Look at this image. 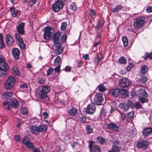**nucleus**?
Returning <instances> with one entry per match:
<instances>
[{
    "instance_id": "f257e3e1",
    "label": "nucleus",
    "mask_w": 152,
    "mask_h": 152,
    "mask_svg": "<svg viewBox=\"0 0 152 152\" xmlns=\"http://www.w3.org/2000/svg\"><path fill=\"white\" fill-rule=\"evenodd\" d=\"M50 87L48 86H43L41 88H37L36 93L41 99H45L47 97V93L50 91Z\"/></svg>"
},
{
    "instance_id": "f03ea898",
    "label": "nucleus",
    "mask_w": 152,
    "mask_h": 152,
    "mask_svg": "<svg viewBox=\"0 0 152 152\" xmlns=\"http://www.w3.org/2000/svg\"><path fill=\"white\" fill-rule=\"evenodd\" d=\"M137 94L139 97V101L141 103H143L148 102L147 98L148 94L144 88H142L139 89Z\"/></svg>"
},
{
    "instance_id": "7ed1b4c3",
    "label": "nucleus",
    "mask_w": 152,
    "mask_h": 152,
    "mask_svg": "<svg viewBox=\"0 0 152 152\" xmlns=\"http://www.w3.org/2000/svg\"><path fill=\"white\" fill-rule=\"evenodd\" d=\"M44 33L43 34V38L45 40H49L54 33V31L53 28L50 26L44 28Z\"/></svg>"
},
{
    "instance_id": "20e7f679",
    "label": "nucleus",
    "mask_w": 152,
    "mask_h": 152,
    "mask_svg": "<svg viewBox=\"0 0 152 152\" xmlns=\"http://www.w3.org/2000/svg\"><path fill=\"white\" fill-rule=\"evenodd\" d=\"M64 4V2L61 0H58L55 1L52 5L53 11L55 12H58L63 8Z\"/></svg>"
},
{
    "instance_id": "39448f33",
    "label": "nucleus",
    "mask_w": 152,
    "mask_h": 152,
    "mask_svg": "<svg viewBox=\"0 0 152 152\" xmlns=\"http://www.w3.org/2000/svg\"><path fill=\"white\" fill-rule=\"evenodd\" d=\"M16 80L14 77H9L7 80L5 84V87L8 90L12 88L15 83Z\"/></svg>"
},
{
    "instance_id": "423d86ee",
    "label": "nucleus",
    "mask_w": 152,
    "mask_h": 152,
    "mask_svg": "<svg viewBox=\"0 0 152 152\" xmlns=\"http://www.w3.org/2000/svg\"><path fill=\"white\" fill-rule=\"evenodd\" d=\"M144 22V20L142 17H139L133 20V27L135 28L141 27Z\"/></svg>"
},
{
    "instance_id": "0eeeda50",
    "label": "nucleus",
    "mask_w": 152,
    "mask_h": 152,
    "mask_svg": "<svg viewBox=\"0 0 152 152\" xmlns=\"http://www.w3.org/2000/svg\"><path fill=\"white\" fill-rule=\"evenodd\" d=\"M126 91L124 89L120 90L118 88H115L112 89L110 91V94L114 97L117 96L120 94H126Z\"/></svg>"
},
{
    "instance_id": "6e6552de",
    "label": "nucleus",
    "mask_w": 152,
    "mask_h": 152,
    "mask_svg": "<svg viewBox=\"0 0 152 152\" xmlns=\"http://www.w3.org/2000/svg\"><path fill=\"white\" fill-rule=\"evenodd\" d=\"M104 100L103 95L100 93H97L95 96L94 101L97 105H101Z\"/></svg>"
},
{
    "instance_id": "1a4fd4ad",
    "label": "nucleus",
    "mask_w": 152,
    "mask_h": 152,
    "mask_svg": "<svg viewBox=\"0 0 152 152\" xmlns=\"http://www.w3.org/2000/svg\"><path fill=\"white\" fill-rule=\"evenodd\" d=\"M148 143L147 140H140L137 143L136 146L138 148L146 149L148 148Z\"/></svg>"
},
{
    "instance_id": "9d476101",
    "label": "nucleus",
    "mask_w": 152,
    "mask_h": 152,
    "mask_svg": "<svg viewBox=\"0 0 152 152\" xmlns=\"http://www.w3.org/2000/svg\"><path fill=\"white\" fill-rule=\"evenodd\" d=\"M118 83L119 86L121 87L125 88L129 86L130 83L128 79L126 78H123L119 80Z\"/></svg>"
},
{
    "instance_id": "9b49d317",
    "label": "nucleus",
    "mask_w": 152,
    "mask_h": 152,
    "mask_svg": "<svg viewBox=\"0 0 152 152\" xmlns=\"http://www.w3.org/2000/svg\"><path fill=\"white\" fill-rule=\"evenodd\" d=\"M96 107L94 103H91L89 104L86 109V112L89 114H92L95 111Z\"/></svg>"
},
{
    "instance_id": "f8f14e48",
    "label": "nucleus",
    "mask_w": 152,
    "mask_h": 152,
    "mask_svg": "<svg viewBox=\"0 0 152 152\" xmlns=\"http://www.w3.org/2000/svg\"><path fill=\"white\" fill-rule=\"evenodd\" d=\"M25 23H21L19 24L17 26L16 28L18 33L21 35L24 34V29Z\"/></svg>"
},
{
    "instance_id": "ddd939ff",
    "label": "nucleus",
    "mask_w": 152,
    "mask_h": 152,
    "mask_svg": "<svg viewBox=\"0 0 152 152\" xmlns=\"http://www.w3.org/2000/svg\"><path fill=\"white\" fill-rule=\"evenodd\" d=\"M22 142L23 144L26 145L27 147L31 149H32L34 148V145L33 144L29 142V140H27L26 136L24 137Z\"/></svg>"
},
{
    "instance_id": "4468645a",
    "label": "nucleus",
    "mask_w": 152,
    "mask_h": 152,
    "mask_svg": "<svg viewBox=\"0 0 152 152\" xmlns=\"http://www.w3.org/2000/svg\"><path fill=\"white\" fill-rule=\"evenodd\" d=\"M12 54L13 57L16 59H18L20 55V50L16 48H14L12 50Z\"/></svg>"
},
{
    "instance_id": "2eb2a0df",
    "label": "nucleus",
    "mask_w": 152,
    "mask_h": 152,
    "mask_svg": "<svg viewBox=\"0 0 152 152\" xmlns=\"http://www.w3.org/2000/svg\"><path fill=\"white\" fill-rule=\"evenodd\" d=\"M107 127L108 129L116 131H117L119 128L118 126L113 123L108 124Z\"/></svg>"
},
{
    "instance_id": "dca6fc26",
    "label": "nucleus",
    "mask_w": 152,
    "mask_h": 152,
    "mask_svg": "<svg viewBox=\"0 0 152 152\" xmlns=\"http://www.w3.org/2000/svg\"><path fill=\"white\" fill-rule=\"evenodd\" d=\"M8 69L7 64L5 62L4 60L3 62L0 63V70L5 72Z\"/></svg>"
},
{
    "instance_id": "f3484780",
    "label": "nucleus",
    "mask_w": 152,
    "mask_h": 152,
    "mask_svg": "<svg viewBox=\"0 0 152 152\" xmlns=\"http://www.w3.org/2000/svg\"><path fill=\"white\" fill-rule=\"evenodd\" d=\"M53 34V43H55L59 40L61 34L60 32L58 31Z\"/></svg>"
},
{
    "instance_id": "a211bd4d",
    "label": "nucleus",
    "mask_w": 152,
    "mask_h": 152,
    "mask_svg": "<svg viewBox=\"0 0 152 152\" xmlns=\"http://www.w3.org/2000/svg\"><path fill=\"white\" fill-rule=\"evenodd\" d=\"M6 43L8 45H10L12 44L14 40L12 36L9 34H7L6 37Z\"/></svg>"
},
{
    "instance_id": "6ab92c4d",
    "label": "nucleus",
    "mask_w": 152,
    "mask_h": 152,
    "mask_svg": "<svg viewBox=\"0 0 152 152\" xmlns=\"http://www.w3.org/2000/svg\"><path fill=\"white\" fill-rule=\"evenodd\" d=\"M152 132V128H147L144 129L142 131L143 135L145 137L147 136Z\"/></svg>"
},
{
    "instance_id": "aec40b11",
    "label": "nucleus",
    "mask_w": 152,
    "mask_h": 152,
    "mask_svg": "<svg viewBox=\"0 0 152 152\" xmlns=\"http://www.w3.org/2000/svg\"><path fill=\"white\" fill-rule=\"evenodd\" d=\"M11 14L14 17H16L19 12V10L16 9L14 7H11L10 9Z\"/></svg>"
},
{
    "instance_id": "412c9836",
    "label": "nucleus",
    "mask_w": 152,
    "mask_h": 152,
    "mask_svg": "<svg viewBox=\"0 0 152 152\" xmlns=\"http://www.w3.org/2000/svg\"><path fill=\"white\" fill-rule=\"evenodd\" d=\"M119 107L123 111H126L128 110L129 107L127 104L124 103H121L119 105Z\"/></svg>"
},
{
    "instance_id": "4be33fe9",
    "label": "nucleus",
    "mask_w": 152,
    "mask_h": 152,
    "mask_svg": "<svg viewBox=\"0 0 152 152\" xmlns=\"http://www.w3.org/2000/svg\"><path fill=\"white\" fill-rule=\"evenodd\" d=\"M30 130L32 134H37L39 132L38 127L34 125L31 126Z\"/></svg>"
},
{
    "instance_id": "5701e85b",
    "label": "nucleus",
    "mask_w": 152,
    "mask_h": 152,
    "mask_svg": "<svg viewBox=\"0 0 152 152\" xmlns=\"http://www.w3.org/2000/svg\"><path fill=\"white\" fill-rule=\"evenodd\" d=\"M3 98L6 99H10L12 96V93L11 92H5L2 94Z\"/></svg>"
},
{
    "instance_id": "b1692460",
    "label": "nucleus",
    "mask_w": 152,
    "mask_h": 152,
    "mask_svg": "<svg viewBox=\"0 0 152 152\" xmlns=\"http://www.w3.org/2000/svg\"><path fill=\"white\" fill-rule=\"evenodd\" d=\"M77 113V110L75 107H72L69 112V114L72 116H75Z\"/></svg>"
},
{
    "instance_id": "393cba45",
    "label": "nucleus",
    "mask_w": 152,
    "mask_h": 152,
    "mask_svg": "<svg viewBox=\"0 0 152 152\" xmlns=\"http://www.w3.org/2000/svg\"><path fill=\"white\" fill-rule=\"evenodd\" d=\"M11 105L15 108H17L19 106V103L18 101L16 99H13L11 103Z\"/></svg>"
},
{
    "instance_id": "a878e982",
    "label": "nucleus",
    "mask_w": 152,
    "mask_h": 152,
    "mask_svg": "<svg viewBox=\"0 0 152 152\" xmlns=\"http://www.w3.org/2000/svg\"><path fill=\"white\" fill-rule=\"evenodd\" d=\"M12 73L16 75L19 76L21 74L20 72L16 67H14L12 68Z\"/></svg>"
},
{
    "instance_id": "bb28decb",
    "label": "nucleus",
    "mask_w": 152,
    "mask_h": 152,
    "mask_svg": "<svg viewBox=\"0 0 152 152\" xmlns=\"http://www.w3.org/2000/svg\"><path fill=\"white\" fill-rule=\"evenodd\" d=\"M38 127L39 132H45L47 130L46 126L44 124H41Z\"/></svg>"
},
{
    "instance_id": "cd10ccee",
    "label": "nucleus",
    "mask_w": 152,
    "mask_h": 152,
    "mask_svg": "<svg viewBox=\"0 0 152 152\" xmlns=\"http://www.w3.org/2000/svg\"><path fill=\"white\" fill-rule=\"evenodd\" d=\"M90 152H100V149L99 147L97 145H94L90 150Z\"/></svg>"
},
{
    "instance_id": "c85d7f7f",
    "label": "nucleus",
    "mask_w": 152,
    "mask_h": 152,
    "mask_svg": "<svg viewBox=\"0 0 152 152\" xmlns=\"http://www.w3.org/2000/svg\"><path fill=\"white\" fill-rule=\"evenodd\" d=\"M97 140L98 143L102 145L106 142L105 139L104 138L101 136L97 137Z\"/></svg>"
},
{
    "instance_id": "c756f323",
    "label": "nucleus",
    "mask_w": 152,
    "mask_h": 152,
    "mask_svg": "<svg viewBox=\"0 0 152 152\" xmlns=\"http://www.w3.org/2000/svg\"><path fill=\"white\" fill-rule=\"evenodd\" d=\"M5 47L3 41V37L2 34H0V49H2Z\"/></svg>"
},
{
    "instance_id": "7c9ffc66",
    "label": "nucleus",
    "mask_w": 152,
    "mask_h": 152,
    "mask_svg": "<svg viewBox=\"0 0 152 152\" xmlns=\"http://www.w3.org/2000/svg\"><path fill=\"white\" fill-rule=\"evenodd\" d=\"M102 58V55L101 54H99L98 55L96 58L94 60V61L96 65H98Z\"/></svg>"
},
{
    "instance_id": "2f4dec72",
    "label": "nucleus",
    "mask_w": 152,
    "mask_h": 152,
    "mask_svg": "<svg viewBox=\"0 0 152 152\" xmlns=\"http://www.w3.org/2000/svg\"><path fill=\"white\" fill-rule=\"evenodd\" d=\"M61 57L59 56H58L55 59L54 61V64L55 65H57L61 64Z\"/></svg>"
},
{
    "instance_id": "473e14b6",
    "label": "nucleus",
    "mask_w": 152,
    "mask_h": 152,
    "mask_svg": "<svg viewBox=\"0 0 152 152\" xmlns=\"http://www.w3.org/2000/svg\"><path fill=\"white\" fill-rule=\"evenodd\" d=\"M111 149L114 152H119L121 150L120 147L116 145H113Z\"/></svg>"
},
{
    "instance_id": "72a5a7b5",
    "label": "nucleus",
    "mask_w": 152,
    "mask_h": 152,
    "mask_svg": "<svg viewBox=\"0 0 152 152\" xmlns=\"http://www.w3.org/2000/svg\"><path fill=\"white\" fill-rule=\"evenodd\" d=\"M123 6L121 5L117 6L112 10V12L113 13H115L121 10Z\"/></svg>"
},
{
    "instance_id": "f704fd0d",
    "label": "nucleus",
    "mask_w": 152,
    "mask_h": 152,
    "mask_svg": "<svg viewBox=\"0 0 152 152\" xmlns=\"http://www.w3.org/2000/svg\"><path fill=\"white\" fill-rule=\"evenodd\" d=\"M122 41L124 46L126 47L128 45V39L125 37H123L122 38Z\"/></svg>"
},
{
    "instance_id": "c9c22d12",
    "label": "nucleus",
    "mask_w": 152,
    "mask_h": 152,
    "mask_svg": "<svg viewBox=\"0 0 152 152\" xmlns=\"http://www.w3.org/2000/svg\"><path fill=\"white\" fill-rule=\"evenodd\" d=\"M3 106L4 108L8 110L10 109V104L7 101H5L3 104Z\"/></svg>"
},
{
    "instance_id": "e433bc0d",
    "label": "nucleus",
    "mask_w": 152,
    "mask_h": 152,
    "mask_svg": "<svg viewBox=\"0 0 152 152\" xmlns=\"http://www.w3.org/2000/svg\"><path fill=\"white\" fill-rule=\"evenodd\" d=\"M98 87L99 91L100 92H103L107 90L105 87L102 84L98 86Z\"/></svg>"
},
{
    "instance_id": "4c0bfd02",
    "label": "nucleus",
    "mask_w": 152,
    "mask_h": 152,
    "mask_svg": "<svg viewBox=\"0 0 152 152\" xmlns=\"http://www.w3.org/2000/svg\"><path fill=\"white\" fill-rule=\"evenodd\" d=\"M148 70V67L145 65H143L141 67V72L143 74L145 73Z\"/></svg>"
},
{
    "instance_id": "58836bf2",
    "label": "nucleus",
    "mask_w": 152,
    "mask_h": 152,
    "mask_svg": "<svg viewBox=\"0 0 152 152\" xmlns=\"http://www.w3.org/2000/svg\"><path fill=\"white\" fill-rule=\"evenodd\" d=\"M69 8L71 10L75 11H77L78 9L77 7L75 4V3H72L70 4L69 6Z\"/></svg>"
},
{
    "instance_id": "ea45409f",
    "label": "nucleus",
    "mask_w": 152,
    "mask_h": 152,
    "mask_svg": "<svg viewBox=\"0 0 152 152\" xmlns=\"http://www.w3.org/2000/svg\"><path fill=\"white\" fill-rule=\"evenodd\" d=\"M86 130L87 133L89 134L93 132V129L89 125H87L86 126Z\"/></svg>"
},
{
    "instance_id": "a19ab883",
    "label": "nucleus",
    "mask_w": 152,
    "mask_h": 152,
    "mask_svg": "<svg viewBox=\"0 0 152 152\" xmlns=\"http://www.w3.org/2000/svg\"><path fill=\"white\" fill-rule=\"evenodd\" d=\"M119 62L121 64H125L126 63V60L124 57H121L118 60Z\"/></svg>"
},
{
    "instance_id": "79ce46f5",
    "label": "nucleus",
    "mask_w": 152,
    "mask_h": 152,
    "mask_svg": "<svg viewBox=\"0 0 152 152\" xmlns=\"http://www.w3.org/2000/svg\"><path fill=\"white\" fill-rule=\"evenodd\" d=\"M20 112L23 115L28 114L27 109L25 107H22L21 108Z\"/></svg>"
},
{
    "instance_id": "37998d69",
    "label": "nucleus",
    "mask_w": 152,
    "mask_h": 152,
    "mask_svg": "<svg viewBox=\"0 0 152 152\" xmlns=\"http://www.w3.org/2000/svg\"><path fill=\"white\" fill-rule=\"evenodd\" d=\"M63 51L62 49H57L54 51V53L55 54L58 55L60 54Z\"/></svg>"
},
{
    "instance_id": "c03bdc74",
    "label": "nucleus",
    "mask_w": 152,
    "mask_h": 152,
    "mask_svg": "<svg viewBox=\"0 0 152 152\" xmlns=\"http://www.w3.org/2000/svg\"><path fill=\"white\" fill-rule=\"evenodd\" d=\"M15 37L16 39L19 42L23 41V39L21 37H20V35L19 34H15Z\"/></svg>"
},
{
    "instance_id": "a18cd8bd",
    "label": "nucleus",
    "mask_w": 152,
    "mask_h": 152,
    "mask_svg": "<svg viewBox=\"0 0 152 152\" xmlns=\"http://www.w3.org/2000/svg\"><path fill=\"white\" fill-rule=\"evenodd\" d=\"M53 71V69L52 67L49 68L47 71V75H52Z\"/></svg>"
},
{
    "instance_id": "49530a36",
    "label": "nucleus",
    "mask_w": 152,
    "mask_h": 152,
    "mask_svg": "<svg viewBox=\"0 0 152 152\" xmlns=\"http://www.w3.org/2000/svg\"><path fill=\"white\" fill-rule=\"evenodd\" d=\"M67 26V24L65 22H63L61 25V30H65L66 27Z\"/></svg>"
},
{
    "instance_id": "de8ad7c7",
    "label": "nucleus",
    "mask_w": 152,
    "mask_h": 152,
    "mask_svg": "<svg viewBox=\"0 0 152 152\" xmlns=\"http://www.w3.org/2000/svg\"><path fill=\"white\" fill-rule=\"evenodd\" d=\"M19 43L20 48L23 50H24L26 48L25 45L23 41L19 42Z\"/></svg>"
},
{
    "instance_id": "09e8293b",
    "label": "nucleus",
    "mask_w": 152,
    "mask_h": 152,
    "mask_svg": "<svg viewBox=\"0 0 152 152\" xmlns=\"http://www.w3.org/2000/svg\"><path fill=\"white\" fill-rule=\"evenodd\" d=\"M38 83L41 84H44L45 83V80L42 78H39L37 81Z\"/></svg>"
},
{
    "instance_id": "8fccbe9b",
    "label": "nucleus",
    "mask_w": 152,
    "mask_h": 152,
    "mask_svg": "<svg viewBox=\"0 0 152 152\" xmlns=\"http://www.w3.org/2000/svg\"><path fill=\"white\" fill-rule=\"evenodd\" d=\"M134 107L137 109L140 108L141 107V105L139 102H136L134 103Z\"/></svg>"
},
{
    "instance_id": "3c124183",
    "label": "nucleus",
    "mask_w": 152,
    "mask_h": 152,
    "mask_svg": "<svg viewBox=\"0 0 152 152\" xmlns=\"http://www.w3.org/2000/svg\"><path fill=\"white\" fill-rule=\"evenodd\" d=\"M66 38L67 36L66 34H65L64 35H62L61 38V40L62 42H65L66 41Z\"/></svg>"
},
{
    "instance_id": "603ef678",
    "label": "nucleus",
    "mask_w": 152,
    "mask_h": 152,
    "mask_svg": "<svg viewBox=\"0 0 152 152\" xmlns=\"http://www.w3.org/2000/svg\"><path fill=\"white\" fill-rule=\"evenodd\" d=\"M134 112L133 111L129 112L128 114V116L130 118H133L134 117Z\"/></svg>"
},
{
    "instance_id": "864d4df0",
    "label": "nucleus",
    "mask_w": 152,
    "mask_h": 152,
    "mask_svg": "<svg viewBox=\"0 0 152 152\" xmlns=\"http://www.w3.org/2000/svg\"><path fill=\"white\" fill-rule=\"evenodd\" d=\"M90 15L92 18L95 17L96 12L94 10H90Z\"/></svg>"
},
{
    "instance_id": "5fc2aeb1",
    "label": "nucleus",
    "mask_w": 152,
    "mask_h": 152,
    "mask_svg": "<svg viewBox=\"0 0 152 152\" xmlns=\"http://www.w3.org/2000/svg\"><path fill=\"white\" fill-rule=\"evenodd\" d=\"M127 105L128 106H129V107H132L133 106V104L132 101L129 100L127 102Z\"/></svg>"
},
{
    "instance_id": "6e6d98bb",
    "label": "nucleus",
    "mask_w": 152,
    "mask_h": 152,
    "mask_svg": "<svg viewBox=\"0 0 152 152\" xmlns=\"http://www.w3.org/2000/svg\"><path fill=\"white\" fill-rule=\"evenodd\" d=\"M146 11L148 13L152 12V7L151 6H148L146 9Z\"/></svg>"
},
{
    "instance_id": "4d7b16f0",
    "label": "nucleus",
    "mask_w": 152,
    "mask_h": 152,
    "mask_svg": "<svg viewBox=\"0 0 152 152\" xmlns=\"http://www.w3.org/2000/svg\"><path fill=\"white\" fill-rule=\"evenodd\" d=\"M147 81V78L146 77H144L140 79V82L144 83Z\"/></svg>"
},
{
    "instance_id": "13d9d810",
    "label": "nucleus",
    "mask_w": 152,
    "mask_h": 152,
    "mask_svg": "<svg viewBox=\"0 0 152 152\" xmlns=\"http://www.w3.org/2000/svg\"><path fill=\"white\" fill-rule=\"evenodd\" d=\"M94 142L93 141H91L89 142V148L90 149V150H91L92 148L93 147V145L94 143Z\"/></svg>"
},
{
    "instance_id": "bf43d9fd",
    "label": "nucleus",
    "mask_w": 152,
    "mask_h": 152,
    "mask_svg": "<svg viewBox=\"0 0 152 152\" xmlns=\"http://www.w3.org/2000/svg\"><path fill=\"white\" fill-rule=\"evenodd\" d=\"M54 70L56 72H60V66L58 65L56 67L55 69Z\"/></svg>"
},
{
    "instance_id": "052dcab7",
    "label": "nucleus",
    "mask_w": 152,
    "mask_h": 152,
    "mask_svg": "<svg viewBox=\"0 0 152 152\" xmlns=\"http://www.w3.org/2000/svg\"><path fill=\"white\" fill-rule=\"evenodd\" d=\"M33 152H41L40 149L37 147L33 148Z\"/></svg>"
},
{
    "instance_id": "680f3d73",
    "label": "nucleus",
    "mask_w": 152,
    "mask_h": 152,
    "mask_svg": "<svg viewBox=\"0 0 152 152\" xmlns=\"http://www.w3.org/2000/svg\"><path fill=\"white\" fill-rule=\"evenodd\" d=\"M36 2V0H31L29 3V4L30 6H31L33 4H34Z\"/></svg>"
},
{
    "instance_id": "e2e57ef3",
    "label": "nucleus",
    "mask_w": 152,
    "mask_h": 152,
    "mask_svg": "<svg viewBox=\"0 0 152 152\" xmlns=\"http://www.w3.org/2000/svg\"><path fill=\"white\" fill-rule=\"evenodd\" d=\"M86 119L84 117H81L79 118L80 121L82 123H83L86 121Z\"/></svg>"
},
{
    "instance_id": "0e129e2a",
    "label": "nucleus",
    "mask_w": 152,
    "mask_h": 152,
    "mask_svg": "<svg viewBox=\"0 0 152 152\" xmlns=\"http://www.w3.org/2000/svg\"><path fill=\"white\" fill-rule=\"evenodd\" d=\"M42 115L43 116L44 118L46 119L47 118L48 115V114L47 112H43L42 113Z\"/></svg>"
},
{
    "instance_id": "69168bd1",
    "label": "nucleus",
    "mask_w": 152,
    "mask_h": 152,
    "mask_svg": "<svg viewBox=\"0 0 152 152\" xmlns=\"http://www.w3.org/2000/svg\"><path fill=\"white\" fill-rule=\"evenodd\" d=\"M71 70L70 66H67L65 68V71H66L70 72Z\"/></svg>"
},
{
    "instance_id": "338daca9",
    "label": "nucleus",
    "mask_w": 152,
    "mask_h": 152,
    "mask_svg": "<svg viewBox=\"0 0 152 152\" xmlns=\"http://www.w3.org/2000/svg\"><path fill=\"white\" fill-rule=\"evenodd\" d=\"M61 45V44L60 42H57L55 44V46L57 48L60 47Z\"/></svg>"
},
{
    "instance_id": "774afa93",
    "label": "nucleus",
    "mask_w": 152,
    "mask_h": 152,
    "mask_svg": "<svg viewBox=\"0 0 152 152\" xmlns=\"http://www.w3.org/2000/svg\"><path fill=\"white\" fill-rule=\"evenodd\" d=\"M146 54L147 57L149 58L150 59H152V52L148 54H147V53H146Z\"/></svg>"
}]
</instances>
